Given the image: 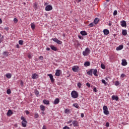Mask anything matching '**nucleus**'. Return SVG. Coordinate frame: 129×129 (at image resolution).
I'll return each mask as SVG.
<instances>
[{"label": "nucleus", "mask_w": 129, "mask_h": 129, "mask_svg": "<svg viewBox=\"0 0 129 129\" xmlns=\"http://www.w3.org/2000/svg\"><path fill=\"white\" fill-rule=\"evenodd\" d=\"M93 74L95 76H98V75H97V69H93Z\"/></svg>", "instance_id": "23"}, {"label": "nucleus", "mask_w": 129, "mask_h": 129, "mask_svg": "<svg viewBox=\"0 0 129 129\" xmlns=\"http://www.w3.org/2000/svg\"><path fill=\"white\" fill-rule=\"evenodd\" d=\"M127 45L128 46H129V42H128V43H127Z\"/></svg>", "instance_id": "64"}, {"label": "nucleus", "mask_w": 129, "mask_h": 129, "mask_svg": "<svg viewBox=\"0 0 129 129\" xmlns=\"http://www.w3.org/2000/svg\"><path fill=\"white\" fill-rule=\"evenodd\" d=\"M59 102H60V100L59 99V98H56L53 102V104H58Z\"/></svg>", "instance_id": "15"}, {"label": "nucleus", "mask_w": 129, "mask_h": 129, "mask_svg": "<svg viewBox=\"0 0 129 129\" xmlns=\"http://www.w3.org/2000/svg\"><path fill=\"white\" fill-rule=\"evenodd\" d=\"M28 58H29V59H32V55L30 54H29L28 55Z\"/></svg>", "instance_id": "47"}, {"label": "nucleus", "mask_w": 129, "mask_h": 129, "mask_svg": "<svg viewBox=\"0 0 129 129\" xmlns=\"http://www.w3.org/2000/svg\"><path fill=\"white\" fill-rule=\"evenodd\" d=\"M84 65L85 67H88V66H90V62L86 61L85 62Z\"/></svg>", "instance_id": "19"}, {"label": "nucleus", "mask_w": 129, "mask_h": 129, "mask_svg": "<svg viewBox=\"0 0 129 129\" xmlns=\"http://www.w3.org/2000/svg\"><path fill=\"white\" fill-rule=\"evenodd\" d=\"M81 117H84V113H81Z\"/></svg>", "instance_id": "54"}, {"label": "nucleus", "mask_w": 129, "mask_h": 129, "mask_svg": "<svg viewBox=\"0 0 129 129\" xmlns=\"http://www.w3.org/2000/svg\"><path fill=\"white\" fill-rule=\"evenodd\" d=\"M80 34L82 35V36H87V32H86L85 31H82L80 32Z\"/></svg>", "instance_id": "18"}, {"label": "nucleus", "mask_w": 129, "mask_h": 129, "mask_svg": "<svg viewBox=\"0 0 129 129\" xmlns=\"http://www.w3.org/2000/svg\"><path fill=\"white\" fill-rule=\"evenodd\" d=\"M122 35L123 36H126V35H127V31L125 29H123L122 30Z\"/></svg>", "instance_id": "14"}, {"label": "nucleus", "mask_w": 129, "mask_h": 129, "mask_svg": "<svg viewBox=\"0 0 129 129\" xmlns=\"http://www.w3.org/2000/svg\"><path fill=\"white\" fill-rule=\"evenodd\" d=\"M78 87H79V89L81 88V86H82V84L81 83H78L77 84Z\"/></svg>", "instance_id": "35"}, {"label": "nucleus", "mask_w": 129, "mask_h": 129, "mask_svg": "<svg viewBox=\"0 0 129 129\" xmlns=\"http://www.w3.org/2000/svg\"><path fill=\"white\" fill-rule=\"evenodd\" d=\"M103 33L104 35H108L109 34V30L108 29H104Z\"/></svg>", "instance_id": "20"}, {"label": "nucleus", "mask_w": 129, "mask_h": 129, "mask_svg": "<svg viewBox=\"0 0 129 129\" xmlns=\"http://www.w3.org/2000/svg\"><path fill=\"white\" fill-rule=\"evenodd\" d=\"M39 93H40L38 92V90H35V95H36V96H38V95H39Z\"/></svg>", "instance_id": "33"}, {"label": "nucleus", "mask_w": 129, "mask_h": 129, "mask_svg": "<svg viewBox=\"0 0 129 129\" xmlns=\"http://www.w3.org/2000/svg\"><path fill=\"white\" fill-rule=\"evenodd\" d=\"M47 76H49L51 83H54V82H55V79H54L53 75H52V74H48Z\"/></svg>", "instance_id": "5"}, {"label": "nucleus", "mask_w": 129, "mask_h": 129, "mask_svg": "<svg viewBox=\"0 0 129 129\" xmlns=\"http://www.w3.org/2000/svg\"><path fill=\"white\" fill-rule=\"evenodd\" d=\"M46 51H50V48L47 47L46 48Z\"/></svg>", "instance_id": "58"}, {"label": "nucleus", "mask_w": 129, "mask_h": 129, "mask_svg": "<svg viewBox=\"0 0 129 129\" xmlns=\"http://www.w3.org/2000/svg\"><path fill=\"white\" fill-rule=\"evenodd\" d=\"M52 41H53V42H55V43H56L58 45H61V44H62V41L59 40L57 38H52Z\"/></svg>", "instance_id": "6"}, {"label": "nucleus", "mask_w": 129, "mask_h": 129, "mask_svg": "<svg viewBox=\"0 0 129 129\" xmlns=\"http://www.w3.org/2000/svg\"><path fill=\"white\" fill-rule=\"evenodd\" d=\"M39 59H40V60H43V59H44V57H43V56H39Z\"/></svg>", "instance_id": "52"}, {"label": "nucleus", "mask_w": 129, "mask_h": 129, "mask_svg": "<svg viewBox=\"0 0 129 129\" xmlns=\"http://www.w3.org/2000/svg\"><path fill=\"white\" fill-rule=\"evenodd\" d=\"M89 27H90L91 28H92V27H94V23H91L89 25Z\"/></svg>", "instance_id": "39"}, {"label": "nucleus", "mask_w": 129, "mask_h": 129, "mask_svg": "<svg viewBox=\"0 0 129 129\" xmlns=\"http://www.w3.org/2000/svg\"><path fill=\"white\" fill-rule=\"evenodd\" d=\"M106 126H107V127H108V126H109V122H106Z\"/></svg>", "instance_id": "51"}, {"label": "nucleus", "mask_w": 129, "mask_h": 129, "mask_svg": "<svg viewBox=\"0 0 129 129\" xmlns=\"http://www.w3.org/2000/svg\"><path fill=\"white\" fill-rule=\"evenodd\" d=\"M16 47L18 49H20V45L19 44H17Z\"/></svg>", "instance_id": "56"}, {"label": "nucleus", "mask_w": 129, "mask_h": 129, "mask_svg": "<svg viewBox=\"0 0 129 129\" xmlns=\"http://www.w3.org/2000/svg\"><path fill=\"white\" fill-rule=\"evenodd\" d=\"M78 37L80 40H83V36H81V35H79Z\"/></svg>", "instance_id": "44"}, {"label": "nucleus", "mask_w": 129, "mask_h": 129, "mask_svg": "<svg viewBox=\"0 0 129 129\" xmlns=\"http://www.w3.org/2000/svg\"><path fill=\"white\" fill-rule=\"evenodd\" d=\"M25 113L26 114H29L30 113V112H29V111H28V110H26V111H25Z\"/></svg>", "instance_id": "53"}, {"label": "nucleus", "mask_w": 129, "mask_h": 129, "mask_svg": "<svg viewBox=\"0 0 129 129\" xmlns=\"http://www.w3.org/2000/svg\"><path fill=\"white\" fill-rule=\"evenodd\" d=\"M72 122V120H70L68 122V123H71Z\"/></svg>", "instance_id": "57"}, {"label": "nucleus", "mask_w": 129, "mask_h": 129, "mask_svg": "<svg viewBox=\"0 0 129 129\" xmlns=\"http://www.w3.org/2000/svg\"><path fill=\"white\" fill-rule=\"evenodd\" d=\"M3 55L4 56H9L10 55V52H8L7 51L3 52Z\"/></svg>", "instance_id": "24"}, {"label": "nucleus", "mask_w": 129, "mask_h": 129, "mask_svg": "<svg viewBox=\"0 0 129 129\" xmlns=\"http://www.w3.org/2000/svg\"><path fill=\"white\" fill-rule=\"evenodd\" d=\"M125 75L124 74H122L120 76L121 78H124V77H125Z\"/></svg>", "instance_id": "43"}, {"label": "nucleus", "mask_w": 129, "mask_h": 129, "mask_svg": "<svg viewBox=\"0 0 129 129\" xmlns=\"http://www.w3.org/2000/svg\"><path fill=\"white\" fill-rule=\"evenodd\" d=\"M101 68H102V69H105V66L103 63H101Z\"/></svg>", "instance_id": "37"}, {"label": "nucleus", "mask_w": 129, "mask_h": 129, "mask_svg": "<svg viewBox=\"0 0 129 129\" xmlns=\"http://www.w3.org/2000/svg\"><path fill=\"white\" fill-rule=\"evenodd\" d=\"M99 22V19L98 18H95L94 21V23H95V25H97Z\"/></svg>", "instance_id": "27"}, {"label": "nucleus", "mask_w": 129, "mask_h": 129, "mask_svg": "<svg viewBox=\"0 0 129 129\" xmlns=\"http://www.w3.org/2000/svg\"><path fill=\"white\" fill-rule=\"evenodd\" d=\"M50 48L51 49V50H53V51H57L58 50V48H57V47H55L54 45H51L50 46Z\"/></svg>", "instance_id": "21"}, {"label": "nucleus", "mask_w": 129, "mask_h": 129, "mask_svg": "<svg viewBox=\"0 0 129 129\" xmlns=\"http://www.w3.org/2000/svg\"><path fill=\"white\" fill-rule=\"evenodd\" d=\"M38 75H37V74H34L33 75H32V79H37Z\"/></svg>", "instance_id": "25"}, {"label": "nucleus", "mask_w": 129, "mask_h": 129, "mask_svg": "<svg viewBox=\"0 0 129 129\" xmlns=\"http://www.w3.org/2000/svg\"><path fill=\"white\" fill-rule=\"evenodd\" d=\"M34 118H38L39 117V114L36 113L34 116Z\"/></svg>", "instance_id": "40"}, {"label": "nucleus", "mask_w": 129, "mask_h": 129, "mask_svg": "<svg viewBox=\"0 0 129 129\" xmlns=\"http://www.w3.org/2000/svg\"><path fill=\"white\" fill-rule=\"evenodd\" d=\"M101 81L102 83H103V84H104V85H106V82L105 81V80L102 79Z\"/></svg>", "instance_id": "41"}, {"label": "nucleus", "mask_w": 129, "mask_h": 129, "mask_svg": "<svg viewBox=\"0 0 129 129\" xmlns=\"http://www.w3.org/2000/svg\"><path fill=\"white\" fill-rule=\"evenodd\" d=\"M123 49V45H119L118 47H116V51H120V50H122Z\"/></svg>", "instance_id": "11"}, {"label": "nucleus", "mask_w": 129, "mask_h": 129, "mask_svg": "<svg viewBox=\"0 0 129 129\" xmlns=\"http://www.w3.org/2000/svg\"><path fill=\"white\" fill-rule=\"evenodd\" d=\"M71 96L73 98H77L78 97V93L76 91H73L71 93Z\"/></svg>", "instance_id": "4"}, {"label": "nucleus", "mask_w": 129, "mask_h": 129, "mask_svg": "<svg viewBox=\"0 0 129 129\" xmlns=\"http://www.w3.org/2000/svg\"><path fill=\"white\" fill-rule=\"evenodd\" d=\"M14 114V112H13V111L12 110L10 109L8 111L7 113V116H11L12 114Z\"/></svg>", "instance_id": "10"}, {"label": "nucleus", "mask_w": 129, "mask_h": 129, "mask_svg": "<svg viewBox=\"0 0 129 129\" xmlns=\"http://www.w3.org/2000/svg\"><path fill=\"white\" fill-rule=\"evenodd\" d=\"M80 2H81V0H78V3H80Z\"/></svg>", "instance_id": "62"}, {"label": "nucleus", "mask_w": 129, "mask_h": 129, "mask_svg": "<svg viewBox=\"0 0 129 129\" xmlns=\"http://www.w3.org/2000/svg\"><path fill=\"white\" fill-rule=\"evenodd\" d=\"M115 85L116 86H118V85H119V82L118 81H116L115 82Z\"/></svg>", "instance_id": "38"}, {"label": "nucleus", "mask_w": 129, "mask_h": 129, "mask_svg": "<svg viewBox=\"0 0 129 129\" xmlns=\"http://www.w3.org/2000/svg\"><path fill=\"white\" fill-rule=\"evenodd\" d=\"M93 73V69H91L90 71H89L88 72H87V74L88 75H92V73Z\"/></svg>", "instance_id": "22"}, {"label": "nucleus", "mask_w": 129, "mask_h": 129, "mask_svg": "<svg viewBox=\"0 0 129 129\" xmlns=\"http://www.w3.org/2000/svg\"><path fill=\"white\" fill-rule=\"evenodd\" d=\"M117 15V11L115 10L113 12V16H116Z\"/></svg>", "instance_id": "42"}, {"label": "nucleus", "mask_w": 129, "mask_h": 129, "mask_svg": "<svg viewBox=\"0 0 129 129\" xmlns=\"http://www.w3.org/2000/svg\"><path fill=\"white\" fill-rule=\"evenodd\" d=\"M10 28H9V27H5L4 30H6V31H9V29Z\"/></svg>", "instance_id": "49"}, {"label": "nucleus", "mask_w": 129, "mask_h": 129, "mask_svg": "<svg viewBox=\"0 0 129 129\" xmlns=\"http://www.w3.org/2000/svg\"><path fill=\"white\" fill-rule=\"evenodd\" d=\"M73 106H74L76 108H79V105L77 103L73 104Z\"/></svg>", "instance_id": "31"}, {"label": "nucleus", "mask_w": 129, "mask_h": 129, "mask_svg": "<svg viewBox=\"0 0 129 129\" xmlns=\"http://www.w3.org/2000/svg\"><path fill=\"white\" fill-rule=\"evenodd\" d=\"M53 10V7L51 5H47L45 7V11L49 12V11H52Z\"/></svg>", "instance_id": "7"}, {"label": "nucleus", "mask_w": 129, "mask_h": 129, "mask_svg": "<svg viewBox=\"0 0 129 129\" xmlns=\"http://www.w3.org/2000/svg\"><path fill=\"white\" fill-rule=\"evenodd\" d=\"M47 5H48V3H45V6Z\"/></svg>", "instance_id": "63"}, {"label": "nucleus", "mask_w": 129, "mask_h": 129, "mask_svg": "<svg viewBox=\"0 0 129 129\" xmlns=\"http://www.w3.org/2000/svg\"><path fill=\"white\" fill-rule=\"evenodd\" d=\"M31 27L32 30H35V28H36V25H35V24H34L33 23H31Z\"/></svg>", "instance_id": "29"}, {"label": "nucleus", "mask_w": 129, "mask_h": 129, "mask_svg": "<svg viewBox=\"0 0 129 129\" xmlns=\"http://www.w3.org/2000/svg\"><path fill=\"white\" fill-rule=\"evenodd\" d=\"M112 24L109 22V24H108V26H109L110 27V26H111Z\"/></svg>", "instance_id": "59"}, {"label": "nucleus", "mask_w": 129, "mask_h": 129, "mask_svg": "<svg viewBox=\"0 0 129 129\" xmlns=\"http://www.w3.org/2000/svg\"><path fill=\"white\" fill-rule=\"evenodd\" d=\"M105 80H106V81H107L108 80V78H105Z\"/></svg>", "instance_id": "61"}, {"label": "nucleus", "mask_w": 129, "mask_h": 129, "mask_svg": "<svg viewBox=\"0 0 129 129\" xmlns=\"http://www.w3.org/2000/svg\"><path fill=\"white\" fill-rule=\"evenodd\" d=\"M64 113H70V110L68 109H66L64 110Z\"/></svg>", "instance_id": "36"}, {"label": "nucleus", "mask_w": 129, "mask_h": 129, "mask_svg": "<svg viewBox=\"0 0 129 129\" xmlns=\"http://www.w3.org/2000/svg\"><path fill=\"white\" fill-rule=\"evenodd\" d=\"M121 64L122 66H126V65H127V62H126V59H122Z\"/></svg>", "instance_id": "9"}, {"label": "nucleus", "mask_w": 129, "mask_h": 129, "mask_svg": "<svg viewBox=\"0 0 129 129\" xmlns=\"http://www.w3.org/2000/svg\"><path fill=\"white\" fill-rule=\"evenodd\" d=\"M14 22L16 23H18V19L17 18H14Z\"/></svg>", "instance_id": "45"}, {"label": "nucleus", "mask_w": 129, "mask_h": 129, "mask_svg": "<svg viewBox=\"0 0 129 129\" xmlns=\"http://www.w3.org/2000/svg\"><path fill=\"white\" fill-rule=\"evenodd\" d=\"M79 69V67H78L77 66H75L72 68V70H73V71H74V72H78Z\"/></svg>", "instance_id": "8"}, {"label": "nucleus", "mask_w": 129, "mask_h": 129, "mask_svg": "<svg viewBox=\"0 0 129 129\" xmlns=\"http://www.w3.org/2000/svg\"><path fill=\"white\" fill-rule=\"evenodd\" d=\"M63 129H70V127H68V126H65Z\"/></svg>", "instance_id": "48"}, {"label": "nucleus", "mask_w": 129, "mask_h": 129, "mask_svg": "<svg viewBox=\"0 0 129 129\" xmlns=\"http://www.w3.org/2000/svg\"><path fill=\"white\" fill-rule=\"evenodd\" d=\"M121 27H126V22L124 21H122L121 22Z\"/></svg>", "instance_id": "16"}, {"label": "nucleus", "mask_w": 129, "mask_h": 129, "mask_svg": "<svg viewBox=\"0 0 129 129\" xmlns=\"http://www.w3.org/2000/svg\"><path fill=\"white\" fill-rule=\"evenodd\" d=\"M40 110H42V111H45V106H44L43 105H41L40 106Z\"/></svg>", "instance_id": "26"}, {"label": "nucleus", "mask_w": 129, "mask_h": 129, "mask_svg": "<svg viewBox=\"0 0 129 129\" xmlns=\"http://www.w3.org/2000/svg\"><path fill=\"white\" fill-rule=\"evenodd\" d=\"M103 112L106 115H108L109 114V111H108V108H107V106H104L103 107Z\"/></svg>", "instance_id": "3"}, {"label": "nucleus", "mask_w": 129, "mask_h": 129, "mask_svg": "<svg viewBox=\"0 0 129 129\" xmlns=\"http://www.w3.org/2000/svg\"><path fill=\"white\" fill-rule=\"evenodd\" d=\"M7 94H11V93H12V91H11L10 89H9L7 90Z\"/></svg>", "instance_id": "34"}, {"label": "nucleus", "mask_w": 129, "mask_h": 129, "mask_svg": "<svg viewBox=\"0 0 129 129\" xmlns=\"http://www.w3.org/2000/svg\"><path fill=\"white\" fill-rule=\"evenodd\" d=\"M42 129H47V128L46 127V125H43L42 127Z\"/></svg>", "instance_id": "55"}, {"label": "nucleus", "mask_w": 129, "mask_h": 129, "mask_svg": "<svg viewBox=\"0 0 129 129\" xmlns=\"http://www.w3.org/2000/svg\"><path fill=\"white\" fill-rule=\"evenodd\" d=\"M90 54V49L89 48H86L85 51H83V56H88Z\"/></svg>", "instance_id": "2"}, {"label": "nucleus", "mask_w": 129, "mask_h": 129, "mask_svg": "<svg viewBox=\"0 0 129 129\" xmlns=\"http://www.w3.org/2000/svg\"><path fill=\"white\" fill-rule=\"evenodd\" d=\"M3 23V20H2L1 19H0V24H2Z\"/></svg>", "instance_id": "60"}, {"label": "nucleus", "mask_w": 129, "mask_h": 129, "mask_svg": "<svg viewBox=\"0 0 129 129\" xmlns=\"http://www.w3.org/2000/svg\"><path fill=\"white\" fill-rule=\"evenodd\" d=\"M6 76L7 78H9V79L12 78V74L10 73L6 74Z\"/></svg>", "instance_id": "28"}, {"label": "nucleus", "mask_w": 129, "mask_h": 129, "mask_svg": "<svg viewBox=\"0 0 129 129\" xmlns=\"http://www.w3.org/2000/svg\"><path fill=\"white\" fill-rule=\"evenodd\" d=\"M112 100H116V101H117V100H118V97L117 96L112 95Z\"/></svg>", "instance_id": "13"}, {"label": "nucleus", "mask_w": 129, "mask_h": 129, "mask_svg": "<svg viewBox=\"0 0 129 129\" xmlns=\"http://www.w3.org/2000/svg\"><path fill=\"white\" fill-rule=\"evenodd\" d=\"M43 103L44 104H46V105H48L49 104V100H44L43 101Z\"/></svg>", "instance_id": "30"}, {"label": "nucleus", "mask_w": 129, "mask_h": 129, "mask_svg": "<svg viewBox=\"0 0 129 129\" xmlns=\"http://www.w3.org/2000/svg\"><path fill=\"white\" fill-rule=\"evenodd\" d=\"M60 72H61V70H57L55 72V76H60Z\"/></svg>", "instance_id": "17"}, {"label": "nucleus", "mask_w": 129, "mask_h": 129, "mask_svg": "<svg viewBox=\"0 0 129 129\" xmlns=\"http://www.w3.org/2000/svg\"><path fill=\"white\" fill-rule=\"evenodd\" d=\"M86 85L89 87V88H90V84H89V83H87Z\"/></svg>", "instance_id": "46"}, {"label": "nucleus", "mask_w": 129, "mask_h": 129, "mask_svg": "<svg viewBox=\"0 0 129 129\" xmlns=\"http://www.w3.org/2000/svg\"><path fill=\"white\" fill-rule=\"evenodd\" d=\"M22 121V125L23 126V127H26L27 126V120H26V118H25V117L24 116H21V117Z\"/></svg>", "instance_id": "1"}, {"label": "nucleus", "mask_w": 129, "mask_h": 129, "mask_svg": "<svg viewBox=\"0 0 129 129\" xmlns=\"http://www.w3.org/2000/svg\"><path fill=\"white\" fill-rule=\"evenodd\" d=\"M23 43H24V41H23V40H20L19 41V45H21V46H22Z\"/></svg>", "instance_id": "32"}, {"label": "nucleus", "mask_w": 129, "mask_h": 129, "mask_svg": "<svg viewBox=\"0 0 129 129\" xmlns=\"http://www.w3.org/2000/svg\"><path fill=\"white\" fill-rule=\"evenodd\" d=\"M93 91H94V92H97V90L96 88H94L93 89Z\"/></svg>", "instance_id": "50"}, {"label": "nucleus", "mask_w": 129, "mask_h": 129, "mask_svg": "<svg viewBox=\"0 0 129 129\" xmlns=\"http://www.w3.org/2000/svg\"><path fill=\"white\" fill-rule=\"evenodd\" d=\"M72 124L74 125V126H78V121L77 120H74L72 122Z\"/></svg>", "instance_id": "12"}]
</instances>
